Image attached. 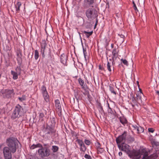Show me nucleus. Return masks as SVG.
I'll return each mask as SVG.
<instances>
[{
    "label": "nucleus",
    "mask_w": 159,
    "mask_h": 159,
    "mask_svg": "<svg viewBox=\"0 0 159 159\" xmlns=\"http://www.w3.org/2000/svg\"><path fill=\"white\" fill-rule=\"evenodd\" d=\"M122 154V153L121 152H119V156H121Z\"/></svg>",
    "instance_id": "53"
},
{
    "label": "nucleus",
    "mask_w": 159,
    "mask_h": 159,
    "mask_svg": "<svg viewBox=\"0 0 159 159\" xmlns=\"http://www.w3.org/2000/svg\"><path fill=\"white\" fill-rule=\"evenodd\" d=\"M44 116L43 114L42 113H41L39 114V118L41 120V121L43 120V118Z\"/></svg>",
    "instance_id": "38"
},
{
    "label": "nucleus",
    "mask_w": 159,
    "mask_h": 159,
    "mask_svg": "<svg viewBox=\"0 0 159 159\" xmlns=\"http://www.w3.org/2000/svg\"><path fill=\"white\" fill-rule=\"evenodd\" d=\"M107 3V7L108 8H109V1L108 0H106Z\"/></svg>",
    "instance_id": "51"
},
{
    "label": "nucleus",
    "mask_w": 159,
    "mask_h": 159,
    "mask_svg": "<svg viewBox=\"0 0 159 159\" xmlns=\"http://www.w3.org/2000/svg\"><path fill=\"white\" fill-rule=\"evenodd\" d=\"M19 100L21 101H22L25 100V96H23L22 97H19L18 98Z\"/></svg>",
    "instance_id": "40"
},
{
    "label": "nucleus",
    "mask_w": 159,
    "mask_h": 159,
    "mask_svg": "<svg viewBox=\"0 0 159 159\" xmlns=\"http://www.w3.org/2000/svg\"><path fill=\"white\" fill-rule=\"evenodd\" d=\"M78 81H79V83L81 85L82 88L83 89L85 87H84V81L83 80L81 79H79L78 80Z\"/></svg>",
    "instance_id": "26"
},
{
    "label": "nucleus",
    "mask_w": 159,
    "mask_h": 159,
    "mask_svg": "<svg viewBox=\"0 0 159 159\" xmlns=\"http://www.w3.org/2000/svg\"><path fill=\"white\" fill-rule=\"evenodd\" d=\"M115 113V112H113L110 107V118H111L112 120H116V117Z\"/></svg>",
    "instance_id": "15"
},
{
    "label": "nucleus",
    "mask_w": 159,
    "mask_h": 159,
    "mask_svg": "<svg viewBox=\"0 0 159 159\" xmlns=\"http://www.w3.org/2000/svg\"><path fill=\"white\" fill-rule=\"evenodd\" d=\"M21 69L20 67H17L16 69V72H17L18 74H20Z\"/></svg>",
    "instance_id": "33"
},
{
    "label": "nucleus",
    "mask_w": 159,
    "mask_h": 159,
    "mask_svg": "<svg viewBox=\"0 0 159 159\" xmlns=\"http://www.w3.org/2000/svg\"><path fill=\"white\" fill-rule=\"evenodd\" d=\"M142 95H143V94L141 93H139L138 94H136V98L137 102L139 103H141L142 102V100L141 99Z\"/></svg>",
    "instance_id": "14"
},
{
    "label": "nucleus",
    "mask_w": 159,
    "mask_h": 159,
    "mask_svg": "<svg viewBox=\"0 0 159 159\" xmlns=\"http://www.w3.org/2000/svg\"><path fill=\"white\" fill-rule=\"evenodd\" d=\"M142 152H144V154H143V157H148V152H145V150H144L143 149L142 150Z\"/></svg>",
    "instance_id": "35"
},
{
    "label": "nucleus",
    "mask_w": 159,
    "mask_h": 159,
    "mask_svg": "<svg viewBox=\"0 0 159 159\" xmlns=\"http://www.w3.org/2000/svg\"><path fill=\"white\" fill-rule=\"evenodd\" d=\"M23 109L22 107L19 105H17L15 107L11 116V118L13 120L19 118L22 113Z\"/></svg>",
    "instance_id": "2"
},
{
    "label": "nucleus",
    "mask_w": 159,
    "mask_h": 159,
    "mask_svg": "<svg viewBox=\"0 0 159 159\" xmlns=\"http://www.w3.org/2000/svg\"><path fill=\"white\" fill-rule=\"evenodd\" d=\"M110 91L112 93H113L114 95H116V91H115L114 88L111 86H110Z\"/></svg>",
    "instance_id": "25"
},
{
    "label": "nucleus",
    "mask_w": 159,
    "mask_h": 159,
    "mask_svg": "<svg viewBox=\"0 0 159 159\" xmlns=\"http://www.w3.org/2000/svg\"><path fill=\"white\" fill-rule=\"evenodd\" d=\"M78 144L80 145V147L83 145L84 143V142L80 140H78Z\"/></svg>",
    "instance_id": "39"
},
{
    "label": "nucleus",
    "mask_w": 159,
    "mask_h": 159,
    "mask_svg": "<svg viewBox=\"0 0 159 159\" xmlns=\"http://www.w3.org/2000/svg\"><path fill=\"white\" fill-rule=\"evenodd\" d=\"M43 146H44V147H48L49 148V146L48 144H43Z\"/></svg>",
    "instance_id": "49"
},
{
    "label": "nucleus",
    "mask_w": 159,
    "mask_h": 159,
    "mask_svg": "<svg viewBox=\"0 0 159 159\" xmlns=\"http://www.w3.org/2000/svg\"><path fill=\"white\" fill-rule=\"evenodd\" d=\"M118 146L120 149L122 151L125 152L129 155L131 154L130 147L128 145L124 143H122L120 145H118Z\"/></svg>",
    "instance_id": "5"
},
{
    "label": "nucleus",
    "mask_w": 159,
    "mask_h": 159,
    "mask_svg": "<svg viewBox=\"0 0 159 159\" xmlns=\"http://www.w3.org/2000/svg\"><path fill=\"white\" fill-rule=\"evenodd\" d=\"M56 130L53 128L52 126L47 125L45 128V133L46 134L52 135L54 133Z\"/></svg>",
    "instance_id": "8"
},
{
    "label": "nucleus",
    "mask_w": 159,
    "mask_h": 159,
    "mask_svg": "<svg viewBox=\"0 0 159 159\" xmlns=\"http://www.w3.org/2000/svg\"><path fill=\"white\" fill-rule=\"evenodd\" d=\"M84 157L88 159H91V157L87 154H86L84 156Z\"/></svg>",
    "instance_id": "43"
},
{
    "label": "nucleus",
    "mask_w": 159,
    "mask_h": 159,
    "mask_svg": "<svg viewBox=\"0 0 159 159\" xmlns=\"http://www.w3.org/2000/svg\"><path fill=\"white\" fill-rule=\"evenodd\" d=\"M83 32L85 34L87 38H89L90 36L93 33V31H91L90 32H87L85 31H84Z\"/></svg>",
    "instance_id": "24"
},
{
    "label": "nucleus",
    "mask_w": 159,
    "mask_h": 159,
    "mask_svg": "<svg viewBox=\"0 0 159 159\" xmlns=\"http://www.w3.org/2000/svg\"><path fill=\"white\" fill-rule=\"evenodd\" d=\"M41 90L42 93H45V92H47L46 87L44 86H43L42 87Z\"/></svg>",
    "instance_id": "36"
},
{
    "label": "nucleus",
    "mask_w": 159,
    "mask_h": 159,
    "mask_svg": "<svg viewBox=\"0 0 159 159\" xmlns=\"http://www.w3.org/2000/svg\"><path fill=\"white\" fill-rule=\"evenodd\" d=\"M84 143L88 145H90V142L89 140H85Z\"/></svg>",
    "instance_id": "44"
},
{
    "label": "nucleus",
    "mask_w": 159,
    "mask_h": 159,
    "mask_svg": "<svg viewBox=\"0 0 159 159\" xmlns=\"http://www.w3.org/2000/svg\"><path fill=\"white\" fill-rule=\"evenodd\" d=\"M131 154L129 155L130 157H134L140 158L141 155V152L139 150H135L133 149L132 151H131Z\"/></svg>",
    "instance_id": "10"
},
{
    "label": "nucleus",
    "mask_w": 159,
    "mask_h": 159,
    "mask_svg": "<svg viewBox=\"0 0 159 159\" xmlns=\"http://www.w3.org/2000/svg\"><path fill=\"white\" fill-rule=\"evenodd\" d=\"M6 143L8 147L10 148L12 153H15L19 142L16 138L11 137L7 139Z\"/></svg>",
    "instance_id": "1"
},
{
    "label": "nucleus",
    "mask_w": 159,
    "mask_h": 159,
    "mask_svg": "<svg viewBox=\"0 0 159 159\" xmlns=\"http://www.w3.org/2000/svg\"><path fill=\"white\" fill-rule=\"evenodd\" d=\"M11 74L13 75V78L14 80H16L18 78V74L17 72L11 70Z\"/></svg>",
    "instance_id": "20"
},
{
    "label": "nucleus",
    "mask_w": 159,
    "mask_h": 159,
    "mask_svg": "<svg viewBox=\"0 0 159 159\" xmlns=\"http://www.w3.org/2000/svg\"><path fill=\"white\" fill-rule=\"evenodd\" d=\"M55 106L56 107V110L58 112V114L59 116L61 115V105L59 101L56 100L55 101Z\"/></svg>",
    "instance_id": "9"
},
{
    "label": "nucleus",
    "mask_w": 159,
    "mask_h": 159,
    "mask_svg": "<svg viewBox=\"0 0 159 159\" xmlns=\"http://www.w3.org/2000/svg\"><path fill=\"white\" fill-rule=\"evenodd\" d=\"M42 145L40 143H38L37 144H33L32 145H31L30 147V148L31 149H34L36 148H42L43 147Z\"/></svg>",
    "instance_id": "17"
},
{
    "label": "nucleus",
    "mask_w": 159,
    "mask_h": 159,
    "mask_svg": "<svg viewBox=\"0 0 159 159\" xmlns=\"http://www.w3.org/2000/svg\"><path fill=\"white\" fill-rule=\"evenodd\" d=\"M96 146L97 148V149H98V148H100V143L98 142H97L96 143Z\"/></svg>",
    "instance_id": "45"
},
{
    "label": "nucleus",
    "mask_w": 159,
    "mask_h": 159,
    "mask_svg": "<svg viewBox=\"0 0 159 159\" xmlns=\"http://www.w3.org/2000/svg\"><path fill=\"white\" fill-rule=\"evenodd\" d=\"M3 112V111L2 110L0 109V115L1 114L2 112Z\"/></svg>",
    "instance_id": "59"
},
{
    "label": "nucleus",
    "mask_w": 159,
    "mask_h": 159,
    "mask_svg": "<svg viewBox=\"0 0 159 159\" xmlns=\"http://www.w3.org/2000/svg\"><path fill=\"white\" fill-rule=\"evenodd\" d=\"M80 151H82V152H84L86 150V147L84 145V144L81 146L80 147Z\"/></svg>",
    "instance_id": "27"
},
{
    "label": "nucleus",
    "mask_w": 159,
    "mask_h": 159,
    "mask_svg": "<svg viewBox=\"0 0 159 159\" xmlns=\"http://www.w3.org/2000/svg\"><path fill=\"white\" fill-rule=\"evenodd\" d=\"M121 61L125 65L127 66L128 65V61L125 59H121Z\"/></svg>",
    "instance_id": "34"
},
{
    "label": "nucleus",
    "mask_w": 159,
    "mask_h": 159,
    "mask_svg": "<svg viewBox=\"0 0 159 159\" xmlns=\"http://www.w3.org/2000/svg\"><path fill=\"white\" fill-rule=\"evenodd\" d=\"M66 58L67 57L65 56V54H62L60 57L61 62L63 64H65L66 63Z\"/></svg>",
    "instance_id": "16"
},
{
    "label": "nucleus",
    "mask_w": 159,
    "mask_h": 159,
    "mask_svg": "<svg viewBox=\"0 0 159 159\" xmlns=\"http://www.w3.org/2000/svg\"><path fill=\"white\" fill-rule=\"evenodd\" d=\"M50 149L48 147H43L39 149L38 152L39 156L42 157H47L50 155Z\"/></svg>",
    "instance_id": "4"
},
{
    "label": "nucleus",
    "mask_w": 159,
    "mask_h": 159,
    "mask_svg": "<svg viewBox=\"0 0 159 159\" xmlns=\"http://www.w3.org/2000/svg\"><path fill=\"white\" fill-rule=\"evenodd\" d=\"M152 143L153 146L154 145H155V146H157L159 145V143L155 140L152 141Z\"/></svg>",
    "instance_id": "30"
},
{
    "label": "nucleus",
    "mask_w": 159,
    "mask_h": 159,
    "mask_svg": "<svg viewBox=\"0 0 159 159\" xmlns=\"http://www.w3.org/2000/svg\"><path fill=\"white\" fill-rule=\"evenodd\" d=\"M44 99L46 102L49 101V96L47 92H45V93H43Z\"/></svg>",
    "instance_id": "19"
},
{
    "label": "nucleus",
    "mask_w": 159,
    "mask_h": 159,
    "mask_svg": "<svg viewBox=\"0 0 159 159\" xmlns=\"http://www.w3.org/2000/svg\"><path fill=\"white\" fill-rule=\"evenodd\" d=\"M131 104H132V106L133 107H134V104H132V103H131Z\"/></svg>",
    "instance_id": "64"
},
{
    "label": "nucleus",
    "mask_w": 159,
    "mask_h": 159,
    "mask_svg": "<svg viewBox=\"0 0 159 159\" xmlns=\"http://www.w3.org/2000/svg\"><path fill=\"white\" fill-rule=\"evenodd\" d=\"M21 3L20 2H18L15 5V7L17 11H18L20 10V7L21 6Z\"/></svg>",
    "instance_id": "22"
},
{
    "label": "nucleus",
    "mask_w": 159,
    "mask_h": 159,
    "mask_svg": "<svg viewBox=\"0 0 159 159\" xmlns=\"http://www.w3.org/2000/svg\"><path fill=\"white\" fill-rule=\"evenodd\" d=\"M47 46L46 41L45 40H43L41 43V50L43 57H44V50L46 47Z\"/></svg>",
    "instance_id": "13"
},
{
    "label": "nucleus",
    "mask_w": 159,
    "mask_h": 159,
    "mask_svg": "<svg viewBox=\"0 0 159 159\" xmlns=\"http://www.w3.org/2000/svg\"><path fill=\"white\" fill-rule=\"evenodd\" d=\"M14 92L13 89L9 90L8 89H6L5 93L3 94V95L5 97V98H9L11 97V95Z\"/></svg>",
    "instance_id": "12"
},
{
    "label": "nucleus",
    "mask_w": 159,
    "mask_h": 159,
    "mask_svg": "<svg viewBox=\"0 0 159 159\" xmlns=\"http://www.w3.org/2000/svg\"><path fill=\"white\" fill-rule=\"evenodd\" d=\"M120 122L124 125H125L127 123L126 119L124 117H120Z\"/></svg>",
    "instance_id": "21"
},
{
    "label": "nucleus",
    "mask_w": 159,
    "mask_h": 159,
    "mask_svg": "<svg viewBox=\"0 0 159 159\" xmlns=\"http://www.w3.org/2000/svg\"><path fill=\"white\" fill-rule=\"evenodd\" d=\"M83 53L84 55V57L85 58V53L86 52V51L84 48H83Z\"/></svg>",
    "instance_id": "50"
},
{
    "label": "nucleus",
    "mask_w": 159,
    "mask_h": 159,
    "mask_svg": "<svg viewBox=\"0 0 159 159\" xmlns=\"http://www.w3.org/2000/svg\"><path fill=\"white\" fill-rule=\"evenodd\" d=\"M112 55L113 56L112 57V59L113 61H112V64L113 65L115 63H114V61L116 59V55L117 54V51L116 49H115L113 50L112 51Z\"/></svg>",
    "instance_id": "18"
},
{
    "label": "nucleus",
    "mask_w": 159,
    "mask_h": 159,
    "mask_svg": "<svg viewBox=\"0 0 159 159\" xmlns=\"http://www.w3.org/2000/svg\"><path fill=\"white\" fill-rule=\"evenodd\" d=\"M106 49L107 50H109V47H108V42H107V39L106 40Z\"/></svg>",
    "instance_id": "41"
},
{
    "label": "nucleus",
    "mask_w": 159,
    "mask_h": 159,
    "mask_svg": "<svg viewBox=\"0 0 159 159\" xmlns=\"http://www.w3.org/2000/svg\"><path fill=\"white\" fill-rule=\"evenodd\" d=\"M12 152L8 147H5L3 149V153L5 159H11Z\"/></svg>",
    "instance_id": "6"
},
{
    "label": "nucleus",
    "mask_w": 159,
    "mask_h": 159,
    "mask_svg": "<svg viewBox=\"0 0 159 159\" xmlns=\"http://www.w3.org/2000/svg\"><path fill=\"white\" fill-rule=\"evenodd\" d=\"M137 130L138 133L142 132L143 131V129L141 127L136 126Z\"/></svg>",
    "instance_id": "29"
},
{
    "label": "nucleus",
    "mask_w": 159,
    "mask_h": 159,
    "mask_svg": "<svg viewBox=\"0 0 159 159\" xmlns=\"http://www.w3.org/2000/svg\"><path fill=\"white\" fill-rule=\"evenodd\" d=\"M132 100L133 103L134 104H136V103L137 101L136 100V98L135 99L134 97H133L132 98Z\"/></svg>",
    "instance_id": "42"
},
{
    "label": "nucleus",
    "mask_w": 159,
    "mask_h": 159,
    "mask_svg": "<svg viewBox=\"0 0 159 159\" xmlns=\"http://www.w3.org/2000/svg\"><path fill=\"white\" fill-rule=\"evenodd\" d=\"M156 93L159 96V91H156Z\"/></svg>",
    "instance_id": "57"
},
{
    "label": "nucleus",
    "mask_w": 159,
    "mask_h": 159,
    "mask_svg": "<svg viewBox=\"0 0 159 159\" xmlns=\"http://www.w3.org/2000/svg\"><path fill=\"white\" fill-rule=\"evenodd\" d=\"M127 132L124 131L123 133L119 136L116 139V142L117 144L120 143H125L126 139Z\"/></svg>",
    "instance_id": "7"
},
{
    "label": "nucleus",
    "mask_w": 159,
    "mask_h": 159,
    "mask_svg": "<svg viewBox=\"0 0 159 159\" xmlns=\"http://www.w3.org/2000/svg\"><path fill=\"white\" fill-rule=\"evenodd\" d=\"M74 1H77L79 2H80L82 0H73Z\"/></svg>",
    "instance_id": "56"
},
{
    "label": "nucleus",
    "mask_w": 159,
    "mask_h": 159,
    "mask_svg": "<svg viewBox=\"0 0 159 159\" xmlns=\"http://www.w3.org/2000/svg\"><path fill=\"white\" fill-rule=\"evenodd\" d=\"M107 61V68L108 70L109 71V63L108 61Z\"/></svg>",
    "instance_id": "48"
},
{
    "label": "nucleus",
    "mask_w": 159,
    "mask_h": 159,
    "mask_svg": "<svg viewBox=\"0 0 159 159\" xmlns=\"http://www.w3.org/2000/svg\"><path fill=\"white\" fill-rule=\"evenodd\" d=\"M137 84L138 86L139 87V82L138 81H137Z\"/></svg>",
    "instance_id": "61"
},
{
    "label": "nucleus",
    "mask_w": 159,
    "mask_h": 159,
    "mask_svg": "<svg viewBox=\"0 0 159 159\" xmlns=\"http://www.w3.org/2000/svg\"><path fill=\"white\" fill-rule=\"evenodd\" d=\"M39 57V53L37 50L34 51V57L35 60H37Z\"/></svg>",
    "instance_id": "28"
},
{
    "label": "nucleus",
    "mask_w": 159,
    "mask_h": 159,
    "mask_svg": "<svg viewBox=\"0 0 159 159\" xmlns=\"http://www.w3.org/2000/svg\"><path fill=\"white\" fill-rule=\"evenodd\" d=\"M98 153H101L103 152L104 149L102 148H99L97 149Z\"/></svg>",
    "instance_id": "31"
},
{
    "label": "nucleus",
    "mask_w": 159,
    "mask_h": 159,
    "mask_svg": "<svg viewBox=\"0 0 159 159\" xmlns=\"http://www.w3.org/2000/svg\"><path fill=\"white\" fill-rule=\"evenodd\" d=\"M134 159H139L140 158H139V157H133Z\"/></svg>",
    "instance_id": "58"
},
{
    "label": "nucleus",
    "mask_w": 159,
    "mask_h": 159,
    "mask_svg": "<svg viewBox=\"0 0 159 159\" xmlns=\"http://www.w3.org/2000/svg\"><path fill=\"white\" fill-rule=\"evenodd\" d=\"M107 102H108V101ZM107 104H108V107L109 108V106H110L109 104L108 103V102H107Z\"/></svg>",
    "instance_id": "63"
},
{
    "label": "nucleus",
    "mask_w": 159,
    "mask_h": 159,
    "mask_svg": "<svg viewBox=\"0 0 159 159\" xmlns=\"http://www.w3.org/2000/svg\"><path fill=\"white\" fill-rule=\"evenodd\" d=\"M59 149V148L56 146H53L52 147V150L53 152H57Z\"/></svg>",
    "instance_id": "23"
},
{
    "label": "nucleus",
    "mask_w": 159,
    "mask_h": 159,
    "mask_svg": "<svg viewBox=\"0 0 159 159\" xmlns=\"http://www.w3.org/2000/svg\"><path fill=\"white\" fill-rule=\"evenodd\" d=\"M136 126H134L133 127H134V128L135 129H137V128H136Z\"/></svg>",
    "instance_id": "62"
},
{
    "label": "nucleus",
    "mask_w": 159,
    "mask_h": 159,
    "mask_svg": "<svg viewBox=\"0 0 159 159\" xmlns=\"http://www.w3.org/2000/svg\"><path fill=\"white\" fill-rule=\"evenodd\" d=\"M51 122L52 123V125H51V126H54L56 123V122L55 121V118H53L51 120Z\"/></svg>",
    "instance_id": "32"
},
{
    "label": "nucleus",
    "mask_w": 159,
    "mask_h": 159,
    "mask_svg": "<svg viewBox=\"0 0 159 159\" xmlns=\"http://www.w3.org/2000/svg\"><path fill=\"white\" fill-rule=\"evenodd\" d=\"M148 131L149 132L153 133L154 131V129L152 128H149Z\"/></svg>",
    "instance_id": "46"
},
{
    "label": "nucleus",
    "mask_w": 159,
    "mask_h": 159,
    "mask_svg": "<svg viewBox=\"0 0 159 159\" xmlns=\"http://www.w3.org/2000/svg\"><path fill=\"white\" fill-rule=\"evenodd\" d=\"M129 139V141L130 142H133L134 141V139L132 137H130Z\"/></svg>",
    "instance_id": "47"
},
{
    "label": "nucleus",
    "mask_w": 159,
    "mask_h": 159,
    "mask_svg": "<svg viewBox=\"0 0 159 159\" xmlns=\"http://www.w3.org/2000/svg\"><path fill=\"white\" fill-rule=\"evenodd\" d=\"M114 46V44H111V48H113Z\"/></svg>",
    "instance_id": "60"
},
{
    "label": "nucleus",
    "mask_w": 159,
    "mask_h": 159,
    "mask_svg": "<svg viewBox=\"0 0 159 159\" xmlns=\"http://www.w3.org/2000/svg\"><path fill=\"white\" fill-rule=\"evenodd\" d=\"M142 159H149L148 157H143Z\"/></svg>",
    "instance_id": "52"
},
{
    "label": "nucleus",
    "mask_w": 159,
    "mask_h": 159,
    "mask_svg": "<svg viewBox=\"0 0 159 159\" xmlns=\"http://www.w3.org/2000/svg\"><path fill=\"white\" fill-rule=\"evenodd\" d=\"M99 69L100 70H102V67L101 66V65H99Z\"/></svg>",
    "instance_id": "55"
},
{
    "label": "nucleus",
    "mask_w": 159,
    "mask_h": 159,
    "mask_svg": "<svg viewBox=\"0 0 159 159\" xmlns=\"http://www.w3.org/2000/svg\"><path fill=\"white\" fill-rule=\"evenodd\" d=\"M120 37L121 38H123L124 37H125V36L124 35H122V34H121L120 35Z\"/></svg>",
    "instance_id": "54"
},
{
    "label": "nucleus",
    "mask_w": 159,
    "mask_h": 159,
    "mask_svg": "<svg viewBox=\"0 0 159 159\" xmlns=\"http://www.w3.org/2000/svg\"><path fill=\"white\" fill-rule=\"evenodd\" d=\"M86 16L90 20L94 19L97 16V11L94 9L89 8L86 12Z\"/></svg>",
    "instance_id": "3"
},
{
    "label": "nucleus",
    "mask_w": 159,
    "mask_h": 159,
    "mask_svg": "<svg viewBox=\"0 0 159 159\" xmlns=\"http://www.w3.org/2000/svg\"><path fill=\"white\" fill-rule=\"evenodd\" d=\"M94 2V0H84L83 6L84 8H88L93 5Z\"/></svg>",
    "instance_id": "11"
},
{
    "label": "nucleus",
    "mask_w": 159,
    "mask_h": 159,
    "mask_svg": "<svg viewBox=\"0 0 159 159\" xmlns=\"http://www.w3.org/2000/svg\"><path fill=\"white\" fill-rule=\"evenodd\" d=\"M132 2H133V7H134V10L136 12L137 11H138V9H137V7L136 6L135 4V3L134 2V1H133Z\"/></svg>",
    "instance_id": "37"
}]
</instances>
